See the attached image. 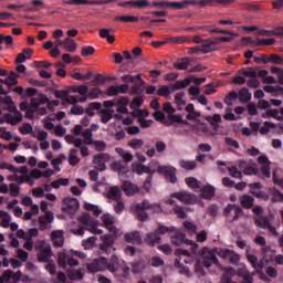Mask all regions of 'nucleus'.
Segmentation results:
<instances>
[{"label": "nucleus", "mask_w": 283, "mask_h": 283, "mask_svg": "<svg viewBox=\"0 0 283 283\" xmlns=\"http://www.w3.org/2000/svg\"><path fill=\"white\" fill-rule=\"evenodd\" d=\"M165 233H174L170 237V240L172 244H175V247H180V244H187L188 247H191L192 253H198V243L188 240L185 233L176 231L175 227H167L163 223H158V227L154 232H148L146 234V244H149V247H156V244H160V235H165Z\"/></svg>", "instance_id": "f257e3e1"}, {"label": "nucleus", "mask_w": 283, "mask_h": 283, "mask_svg": "<svg viewBox=\"0 0 283 283\" xmlns=\"http://www.w3.org/2000/svg\"><path fill=\"white\" fill-rule=\"evenodd\" d=\"M263 253L265 256H263L260 261H258V255L251 254L249 252L245 253L247 260L251 264L252 269H254V271H262L263 266H266L270 260H274L276 264H283V255L279 254L275 256V251H273L271 248H263Z\"/></svg>", "instance_id": "f03ea898"}, {"label": "nucleus", "mask_w": 283, "mask_h": 283, "mask_svg": "<svg viewBox=\"0 0 283 283\" xmlns=\"http://www.w3.org/2000/svg\"><path fill=\"white\" fill-rule=\"evenodd\" d=\"M57 264L61 269L67 270L69 279L78 282L83 280V272L81 270H74L73 266H78V259L65 253H57ZM73 269V270H72Z\"/></svg>", "instance_id": "7ed1b4c3"}, {"label": "nucleus", "mask_w": 283, "mask_h": 283, "mask_svg": "<svg viewBox=\"0 0 283 283\" xmlns=\"http://www.w3.org/2000/svg\"><path fill=\"white\" fill-rule=\"evenodd\" d=\"M234 275L242 277L243 283H253V275L249 273V270H247V268H239L237 272L235 269L229 268L221 276V283H238L232 280Z\"/></svg>", "instance_id": "20e7f679"}, {"label": "nucleus", "mask_w": 283, "mask_h": 283, "mask_svg": "<svg viewBox=\"0 0 283 283\" xmlns=\"http://www.w3.org/2000/svg\"><path fill=\"white\" fill-rule=\"evenodd\" d=\"M35 251H38V261L39 262H52V245L45 243V241L35 242Z\"/></svg>", "instance_id": "39448f33"}, {"label": "nucleus", "mask_w": 283, "mask_h": 283, "mask_svg": "<svg viewBox=\"0 0 283 283\" xmlns=\"http://www.w3.org/2000/svg\"><path fill=\"white\" fill-rule=\"evenodd\" d=\"M223 214L228 222H238L242 216H244V210L238 205H228L224 209Z\"/></svg>", "instance_id": "423d86ee"}, {"label": "nucleus", "mask_w": 283, "mask_h": 283, "mask_svg": "<svg viewBox=\"0 0 283 283\" xmlns=\"http://www.w3.org/2000/svg\"><path fill=\"white\" fill-rule=\"evenodd\" d=\"M217 253L218 248H203L201 255L203 258L202 266H205V269H210L211 264H219L218 256L216 255Z\"/></svg>", "instance_id": "0eeeda50"}, {"label": "nucleus", "mask_w": 283, "mask_h": 283, "mask_svg": "<svg viewBox=\"0 0 283 283\" xmlns=\"http://www.w3.org/2000/svg\"><path fill=\"white\" fill-rule=\"evenodd\" d=\"M43 6V1L33 0L31 6L25 4H8L7 10H14V12H19V10H23V12H39L41 7Z\"/></svg>", "instance_id": "6e6552de"}, {"label": "nucleus", "mask_w": 283, "mask_h": 283, "mask_svg": "<svg viewBox=\"0 0 283 283\" xmlns=\"http://www.w3.org/2000/svg\"><path fill=\"white\" fill-rule=\"evenodd\" d=\"M80 222L86 227V231H90L91 233H95L97 235H101L103 233V230L98 229L96 227V220L92 218L90 213H84L80 217Z\"/></svg>", "instance_id": "1a4fd4ad"}, {"label": "nucleus", "mask_w": 283, "mask_h": 283, "mask_svg": "<svg viewBox=\"0 0 283 283\" xmlns=\"http://www.w3.org/2000/svg\"><path fill=\"white\" fill-rule=\"evenodd\" d=\"M248 187H250L249 193H251V196H254V198H259V200H264L266 202L271 198L265 191L258 190L262 189L261 182L249 184Z\"/></svg>", "instance_id": "9d476101"}, {"label": "nucleus", "mask_w": 283, "mask_h": 283, "mask_svg": "<svg viewBox=\"0 0 283 283\" xmlns=\"http://www.w3.org/2000/svg\"><path fill=\"white\" fill-rule=\"evenodd\" d=\"M90 273H98L99 271H107V259L102 256L94 259L91 264L87 265Z\"/></svg>", "instance_id": "9b49d317"}, {"label": "nucleus", "mask_w": 283, "mask_h": 283, "mask_svg": "<svg viewBox=\"0 0 283 283\" xmlns=\"http://www.w3.org/2000/svg\"><path fill=\"white\" fill-rule=\"evenodd\" d=\"M147 209H151V205H149V201L144 200L140 203H136L135 211L137 213V219L140 220V222H145L149 218L146 212Z\"/></svg>", "instance_id": "f8f14e48"}, {"label": "nucleus", "mask_w": 283, "mask_h": 283, "mask_svg": "<svg viewBox=\"0 0 283 283\" xmlns=\"http://www.w3.org/2000/svg\"><path fill=\"white\" fill-rule=\"evenodd\" d=\"M105 163H109V154L99 153L94 155L93 165H96L99 171H105L107 169V166L105 165Z\"/></svg>", "instance_id": "ddd939ff"}, {"label": "nucleus", "mask_w": 283, "mask_h": 283, "mask_svg": "<svg viewBox=\"0 0 283 283\" xmlns=\"http://www.w3.org/2000/svg\"><path fill=\"white\" fill-rule=\"evenodd\" d=\"M193 1V4L190 6H199V8H213L218 4L227 6V3H231V0H190Z\"/></svg>", "instance_id": "4468645a"}, {"label": "nucleus", "mask_w": 283, "mask_h": 283, "mask_svg": "<svg viewBox=\"0 0 283 283\" xmlns=\"http://www.w3.org/2000/svg\"><path fill=\"white\" fill-rule=\"evenodd\" d=\"M63 211H66L67 213H75V211H78V207H81L78 199L72 197H65L63 199Z\"/></svg>", "instance_id": "2eb2a0df"}, {"label": "nucleus", "mask_w": 283, "mask_h": 283, "mask_svg": "<svg viewBox=\"0 0 283 283\" xmlns=\"http://www.w3.org/2000/svg\"><path fill=\"white\" fill-rule=\"evenodd\" d=\"M158 170L163 174L168 182L176 185L178 177L176 176V168L171 166L159 167Z\"/></svg>", "instance_id": "dca6fc26"}, {"label": "nucleus", "mask_w": 283, "mask_h": 283, "mask_svg": "<svg viewBox=\"0 0 283 283\" xmlns=\"http://www.w3.org/2000/svg\"><path fill=\"white\" fill-rule=\"evenodd\" d=\"M172 198H176L180 202H184L185 205H193L196 203L197 198L193 193L187 192V191H180L172 193Z\"/></svg>", "instance_id": "f3484780"}, {"label": "nucleus", "mask_w": 283, "mask_h": 283, "mask_svg": "<svg viewBox=\"0 0 283 283\" xmlns=\"http://www.w3.org/2000/svg\"><path fill=\"white\" fill-rule=\"evenodd\" d=\"M103 243L99 245V251L102 253H106V255H109L112 251H114V239L111 234H105L102 237Z\"/></svg>", "instance_id": "a211bd4d"}, {"label": "nucleus", "mask_w": 283, "mask_h": 283, "mask_svg": "<svg viewBox=\"0 0 283 283\" xmlns=\"http://www.w3.org/2000/svg\"><path fill=\"white\" fill-rule=\"evenodd\" d=\"M220 258H223L224 260H229L230 264H238L240 262V254H238L235 251H232L230 249H224L219 252Z\"/></svg>", "instance_id": "6ab92c4d"}, {"label": "nucleus", "mask_w": 283, "mask_h": 283, "mask_svg": "<svg viewBox=\"0 0 283 283\" xmlns=\"http://www.w3.org/2000/svg\"><path fill=\"white\" fill-rule=\"evenodd\" d=\"M259 165H261V174L264 178H271V161L268 156H260L258 158Z\"/></svg>", "instance_id": "aec40b11"}, {"label": "nucleus", "mask_w": 283, "mask_h": 283, "mask_svg": "<svg viewBox=\"0 0 283 283\" xmlns=\"http://www.w3.org/2000/svg\"><path fill=\"white\" fill-rule=\"evenodd\" d=\"M117 6L119 8H127L128 6L133 8H149V0H129L125 2H118Z\"/></svg>", "instance_id": "412c9836"}, {"label": "nucleus", "mask_w": 283, "mask_h": 283, "mask_svg": "<svg viewBox=\"0 0 283 283\" xmlns=\"http://www.w3.org/2000/svg\"><path fill=\"white\" fill-rule=\"evenodd\" d=\"M36 235H39V230L36 228H31L27 232L23 229H19L15 232V238L22 240H32V238H36Z\"/></svg>", "instance_id": "4be33fe9"}, {"label": "nucleus", "mask_w": 283, "mask_h": 283, "mask_svg": "<svg viewBox=\"0 0 283 283\" xmlns=\"http://www.w3.org/2000/svg\"><path fill=\"white\" fill-rule=\"evenodd\" d=\"M102 222L106 227V229L109 231V233H113V235H116V227H114L116 219L112 214L109 213L103 214Z\"/></svg>", "instance_id": "5701e85b"}, {"label": "nucleus", "mask_w": 283, "mask_h": 283, "mask_svg": "<svg viewBox=\"0 0 283 283\" xmlns=\"http://www.w3.org/2000/svg\"><path fill=\"white\" fill-rule=\"evenodd\" d=\"M51 240L54 247H63L65 244V237L63 235V230H54L51 232Z\"/></svg>", "instance_id": "b1692460"}, {"label": "nucleus", "mask_w": 283, "mask_h": 283, "mask_svg": "<svg viewBox=\"0 0 283 283\" xmlns=\"http://www.w3.org/2000/svg\"><path fill=\"white\" fill-rule=\"evenodd\" d=\"M0 169H8L12 174H28V167L21 166L20 168L14 167L12 164L6 161L0 163Z\"/></svg>", "instance_id": "393cba45"}, {"label": "nucleus", "mask_w": 283, "mask_h": 283, "mask_svg": "<svg viewBox=\"0 0 283 283\" xmlns=\"http://www.w3.org/2000/svg\"><path fill=\"white\" fill-rule=\"evenodd\" d=\"M256 227H261V229H269L272 233H275V228L271 226V221H269L268 217L260 216L255 219Z\"/></svg>", "instance_id": "a878e982"}, {"label": "nucleus", "mask_w": 283, "mask_h": 283, "mask_svg": "<svg viewBox=\"0 0 283 283\" xmlns=\"http://www.w3.org/2000/svg\"><path fill=\"white\" fill-rule=\"evenodd\" d=\"M242 209H253L255 199L251 195H242L239 197Z\"/></svg>", "instance_id": "bb28decb"}, {"label": "nucleus", "mask_w": 283, "mask_h": 283, "mask_svg": "<svg viewBox=\"0 0 283 283\" xmlns=\"http://www.w3.org/2000/svg\"><path fill=\"white\" fill-rule=\"evenodd\" d=\"M199 191L205 200H211L216 196V188L210 185L200 188Z\"/></svg>", "instance_id": "cd10ccee"}, {"label": "nucleus", "mask_w": 283, "mask_h": 283, "mask_svg": "<svg viewBox=\"0 0 283 283\" xmlns=\"http://www.w3.org/2000/svg\"><path fill=\"white\" fill-rule=\"evenodd\" d=\"M196 3L195 1H190V0H184L180 2H169L168 1V8L170 10H185V8H187L188 6H191Z\"/></svg>", "instance_id": "c85d7f7f"}, {"label": "nucleus", "mask_w": 283, "mask_h": 283, "mask_svg": "<svg viewBox=\"0 0 283 283\" xmlns=\"http://www.w3.org/2000/svg\"><path fill=\"white\" fill-rule=\"evenodd\" d=\"M122 189L126 196H134L138 191V186L134 185L132 181H124Z\"/></svg>", "instance_id": "c756f323"}, {"label": "nucleus", "mask_w": 283, "mask_h": 283, "mask_svg": "<svg viewBox=\"0 0 283 283\" xmlns=\"http://www.w3.org/2000/svg\"><path fill=\"white\" fill-rule=\"evenodd\" d=\"M185 182L190 189H193V191H200L202 188V182L195 177H187Z\"/></svg>", "instance_id": "7c9ffc66"}, {"label": "nucleus", "mask_w": 283, "mask_h": 283, "mask_svg": "<svg viewBox=\"0 0 283 283\" xmlns=\"http://www.w3.org/2000/svg\"><path fill=\"white\" fill-rule=\"evenodd\" d=\"M261 36H283V27L274 28L272 30H261L259 31Z\"/></svg>", "instance_id": "2f4dec72"}, {"label": "nucleus", "mask_w": 283, "mask_h": 283, "mask_svg": "<svg viewBox=\"0 0 283 283\" xmlns=\"http://www.w3.org/2000/svg\"><path fill=\"white\" fill-rule=\"evenodd\" d=\"M17 78H19V74L14 71H11L6 80L0 78V83H6V85L14 86L19 83V80Z\"/></svg>", "instance_id": "473e14b6"}, {"label": "nucleus", "mask_w": 283, "mask_h": 283, "mask_svg": "<svg viewBox=\"0 0 283 283\" xmlns=\"http://www.w3.org/2000/svg\"><path fill=\"white\" fill-rule=\"evenodd\" d=\"M124 238L126 242H132L133 244H140L143 242L138 231L126 233Z\"/></svg>", "instance_id": "72a5a7b5"}, {"label": "nucleus", "mask_w": 283, "mask_h": 283, "mask_svg": "<svg viewBox=\"0 0 283 283\" xmlns=\"http://www.w3.org/2000/svg\"><path fill=\"white\" fill-rule=\"evenodd\" d=\"M191 85V77L185 78L182 81H177L175 84L170 85L171 92H176V90H185V87H189Z\"/></svg>", "instance_id": "f704fd0d"}, {"label": "nucleus", "mask_w": 283, "mask_h": 283, "mask_svg": "<svg viewBox=\"0 0 283 283\" xmlns=\"http://www.w3.org/2000/svg\"><path fill=\"white\" fill-rule=\"evenodd\" d=\"M112 171H118V174H126L127 171V164L123 160H117L111 164Z\"/></svg>", "instance_id": "c9c22d12"}, {"label": "nucleus", "mask_w": 283, "mask_h": 283, "mask_svg": "<svg viewBox=\"0 0 283 283\" xmlns=\"http://www.w3.org/2000/svg\"><path fill=\"white\" fill-rule=\"evenodd\" d=\"M114 21H120L122 23H138L140 18L136 15H117L114 18Z\"/></svg>", "instance_id": "e433bc0d"}, {"label": "nucleus", "mask_w": 283, "mask_h": 283, "mask_svg": "<svg viewBox=\"0 0 283 283\" xmlns=\"http://www.w3.org/2000/svg\"><path fill=\"white\" fill-rule=\"evenodd\" d=\"M118 256L112 255L109 262H107L106 270L111 273H116L118 271Z\"/></svg>", "instance_id": "4c0bfd02"}, {"label": "nucleus", "mask_w": 283, "mask_h": 283, "mask_svg": "<svg viewBox=\"0 0 283 283\" xmlns=\"http://www.w3.org/2000/svg\"><path fill=\"white\" fill-rule=\"evenodd\" d=\"M175 103L177 105V109L182 112V108L187 105V102L185 101V92H180L175 95Z\"/></svg>", "instance_id": "58836bf2"}, {"label": "nucleus", "mask_w": 283, "mask_h": 283, "mask_svg": "<svg viewBox=\"0 0 283 283\" xmlns=\"http://www.w3.org/2000/svg\"><path fill=\"white\" fill-rule=\"evenodd\" d=\"M122 81H124V83H142V85H145V81L143 80V77H140V74L134 76L130 74H126L122 76Z\"/></svg>", "instance_id": "ea45409f"}, {"label": "nucleus", "mask_w": 283, "mask_h": 283, "mask_svg": "<svg viewBox=\"0 0 283 283\" xmlns=\"http://www.w3.org/2000/svg\"><path fill=\"white\" fill-rule=\"evenodd\" d=\"M185 111L188 113L186 116L188 120H193L195 118H198L200 116V113L196 112L193 104H188Z\"/></svg>", "instance_id": "a19ab883"}, {"label": "nucleus", "mask_w": 283, "mask_h": 283, "mask_svg": "<svg viewBox=\"0 0 283 283\" xmlns=\"http://www.w3.org/2000/svg\"><path fill=\"white\" fill-rule=\"evenodd\" d=\"M109 32H114V30L99 29V36L101 39H106L107 43H114V41H116V36L109 34Z\"/></svg>", "instance_id": "79ce46f5"}, {"label": "nucleus", "mask_w": 283, "mask_h": 283, "mask_svg": "<svg viewBox=\"0 0 283 283\" xmlns=\"http://www.w3.org/2000/svg\"><path fill=\"white\" fill-rule=\"evenodd\" d=\"M48 103V96L42 95L40 98L32 97L31 98V107L32 109H36L38 107H41V105H45Z\"/></svg>", "instance_id": "37998d69"}, {"label": "nucleus", "mask_w": 283, "mask_h": 283, "mask_svg": "<svg viewBox=\"0 0 283 283\" xmlns=\"http://www.w3.org/2000/svg\"><path fill=\"white\" fill-rule=\"evenodd\" d=\"M179 165L182 169H186V171H193V169H196V167H198V164H196V161L185 160V159H181L179 161Z\"/></svg>", "instance_id": "c03bdc74"}, {"label": "nucleus", "mask_w": 283, "mask_h": 283, "mask_svg": "<svg viewBox=\"0 0 283 283\" xmlns=\"http://www.w3.org/2000/svg\"><path fill=\"white\" fill-rule=\"evenodd\" d=\"M78 154V150L76 148H73L70 150L69 154V165H71L72 167L78 165V163H81V159L76 156Z\"/></svg>", "instance_id": "a18cd8bd"}, {"label": "nucleus", "mask_w": 283, "mask_h": 283, "mask_svg": "<svg viewBox=\"0 0 283 283\" xmlns=\"http://www.w3.org/2000/svg\"><path fill=\"white\" fill-rule=\"evenodd\" d=\"M64 41H66V43H64L63 49L66 50V52H76V48H78V45L76 44V42L69 38H65Z\"/></svg>", "instance_id": "49530a36"}, {"label": "nucleus", "mask_w": 283, "mask_h": 283, "mask_svg": "<svg viewBox=\"0 0 283 283\" xmlns=\"http://www.w3.org/2000/svg\"><path fill=\"white\" fill-rule=\"evenodd\" d=\"M240 103H249L251 101V92H249V88L243 87L239 94H238Z\"/></svg>", "instance_id": "de8ad7c7"}, {"label": "nucleus", "mask_w": 283, "mask_h": 283, "mask_svg": "<svg viewBox=\"0 0 283 283\" xmlns=\"http://www.w3.org/2000/svg\"><path fill=\"white\" fill-rule=\"evenodd\" d=\"M109 200H120V188L118 186H113L108 190Z\"/></svg>", "instance_id": "09e8293b"}, {"label": "nucleus", "mask_w": 283, "mask_h": 283, "mask_svg": "<svg viewBox=\"0 0 283 283\" xmlns=\"http://www.w3.org/2000/svg\"><path fill=\"white\" fill-rule=\"evenodd\" d=\"M191 63V59L189 57H182L178 62L174 64V67L176 70H187L189 67V64Z\"/></svg>", "instance_id": "8fccbe9b"}, {"label": "nucleus", "mask_w": 283, "mask_h": 283, "mask_svg": "<svg viewBox=\"0 0 283 283\" xmlns=\"http://www.w3.org/2000/svg\"><path fill=\"white\" fill-rule=\"evenodd\" d=\"M134 171L138 174V176H143V174H151V168L149 166H145L143 164H136L133 166Z\"/></svg>", "instance_id": "3c124183"}, {"label": "nucleus", "mask_w": 283, "mask_h": 283, "mask_svg": "<svg viewBox=\"0 0 283 283\" xmlns=\"http://www.w3.org/2000/svg\"><path fill=\"white\" fill-rule=\"evenodd\" d=\"M99 116H101V122L106 125V123H109V120H112L113 118V114H114V111H107V109H102L99 112Z\"/></svg>", "instance_id": "603ef678"}, {"label": "nucleus", "mask_w": 283, "mask_h": 283, "mask_svg": "<svg viewBox=\"0 0 283 283\" xmlns=\"http://www.w3.org/2000/svg\"><path fill=\"white\" fill-rule=\"evenodd\" d=\"M227 169L232 178H239V180H242V178H243L242 172H241L240 168H238L237 165L229 166Z\"/></svg>", "instance_id": "864d4df0"}, {"label": "nucleus", "mask_w": 283, "mask_h": 283, "mask_svg": "<svg viewBox=\"0 0 283 283\" xmlns=\"http://www.w3.org/2000/svg\"><path fill=\"white\" fill-rule=\"evenodd\" d=\"M82 136L84 138V145H94V138L92 134V129L87 128L82 133Z\"/></svg>", "instance_id": "5fc2aeb1"}, {"label": "nucleus", "mask_w": 283, "mask_h": 283, "mask_svg": "<svg viewBox=\"0 0 283 283\" xmlns=\"http://www.w3.org/2000/svg\"><path fill=\"white\" fill-rule=\"evenodd\" d=\"M269 191H270V193H272V198H271L272 202H282L283 193L280 192V190H277L275 188H270Z\"/></svg>", "instance_id": "6e6d98bb"}, {"label": "nucleus", "mask_w": 283, "mask_h": 283, "mask_svg": "<svg viewBox=\"0 0 283 283\" xmlns=\"http://www.w3.org/2000/svg\"><path fill=\"white\" fill-rule=\"evenodd\" d=\"M233 101H238V92L232 91L224 97V104L231 107L233 105Z\"/></svg>", "instance_id": "4d7b16f0"}, {"label": "nucleus", "mask_w": 283, "mask_h": 283, "mask_svg": "<svg viewBox=\"0 0 283 283\" xmlns=\"http://www.w3.org/2000/svg\"><path fill=\"white\" fill-rule=\"evenodd\" d=\"M143 145H145V140L138 138H134L130 142H128V147L135 150L143 149Z\"/></svg>", "instance_id": "13d9d810"}, {"label": "nucleus", "mask_w": 283, "mask_h": 283, "mask_svg": "<svg viewBox=\"0 0 283 283\" xmlns=\"http://www.w3.org/2000/svg\"><path fill=\"white\" fill-rule=\"evenodd\" d=\"M84 209H86V211H92L93 216H95L96 218H98V216L103 213V210H101L99 208H97V206H94L92 203H84Z\"/></svg>", "instance_id": "bf43d9fd"}, {"label": "nucleus", "mask_w": 283, "mask_h": 283, "mask_svg": "<svg viewBox=\"0 0 283 283\" xmlns=\"http://www.w3.org/2000/svg\"><path fill=\"white\" fill-rule=\"evenodd\" d=\"M271 129H275V124L271 122H264L263 127L259 129L260 134L266 135Z\"/></svg>", "instance_id": "052dcab7"}, {"label": "nucleus", "mask_w": 283, "mask_h": 283, "mask_svg": "<svg viewBox=\"0 0 283 283\" xmlns=\"http://www.w3.org/2000/svg\"><path fill=\"white\" fill-rule=\"evenodd\" d=\"M258 70H260V66L248 67L247 71L243 72V76L255 78L258 76Z\"/></svg>", "instance_id": "680f3d73"}, {"label": "nucleus", "mask_w": 283, "mask_h": 283, "mask_svg": "<svg viewBox=\"0 0 283 283\" xmlns=\"http://www.w3.org/2000/svg\"><path fill=\"white\" fill-rule=\"evenodd\" d=\"M101 94H103V91H101V88H98V87H94L87 93L86 97H88L91 101H94V99L98 98V96H101Z\"/></svg>", "instance_id": "e2e57ef3"}, {"label": "nucleus", "mask_w": 283, "mask_h": 283, "mask_svg": "<svg viewBox=\"0 0 283 283\" xmlns=\"http://www.w3.org/2000/svg\"><path fill=\"white\" fill-rule=\"evenodd\" d=\"M73 92L80 94L81 96H87V92H90V87L87 85H80L73 87Z\"/></svg>", "instance_id": "0e129e2a"}, {"label": "nucleus", "mask_w": 283, "mask_h": 283, "mask_svg": "<svg viewBox=\"0 0 283 283\" xmlns=\"http://www.w3.org/2000/svg\"><path fill=\"white\" fill-rule=\"evenodd\" d=\"M9 191H10V196H12V198H17L19 196V193H21V187H19V185H17V184H10Z\"/></svg>", "instance_id": "69168bd1"}, {"label": "nucleus", "mask_w": 283, "mask_h": 283, "mask_svg": "<svg viewBox=\"0 0 283 283\" xmlns=\"http://www.w3.org/2000/svg\"><path fill=\"white\" fill-rule=\"evenodd\" d=\"M275 39L269 38V39H258L255 45L260 48V45H274Z\"/></svg>", "instance_id": "338daca9"}, {"label": "nucleus", "mask_w": 283, "mask_h": 283, "mask_svg": "<svg viewBox=\"0 0 283 283\" xmlns=\"http://www.w3.org/2000/svg\"><path fill=\"white\" fill-rule=\"evenodd\" d=\"M45 271H48L50 275H56V263H54V260L46 262Z\"/></svg>", "instance_id": "774afa93"}]
</instances>
